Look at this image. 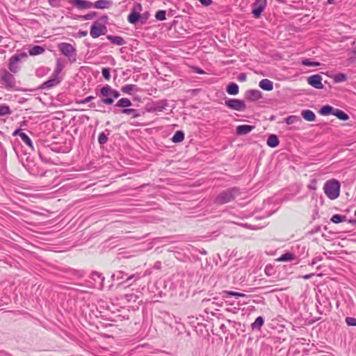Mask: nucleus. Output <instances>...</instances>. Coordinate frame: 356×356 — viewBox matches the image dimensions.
<instances>
[{"label":"nucleus","mask_w":356,"mask_h":356,"mask_svg":"<svg viewBox=\"0 0 356 356\" xmlns=\"http://www.w3.org/2000/svg\"><path fill=\"white\" fill-rule=\"evenodd\" d=\"M67 2L74 6L79 10L92 8V3L88 0H67Z\"/></svg>","instance_id":"9b49d317"},{"label":"nucleus","mask_w":356,"mask_h":356,"mask_svg":"<svg viewBox=\"0 0 356 356\" xmlns=\"http://www.w3.org/2000/svg\"><path fill=\"white\" fill-rule=\"evenodd\" d=\"M95 97L93 96H88L84 99L82 100L83 104H86L90 102L92 100H93Z\"/></svg>","instance_id":"13d9d810"},{"label":"nucleus","mask_w":356,"mask_h":356,"mask_svg":"<svg viewBox=\"0 0 356 356\" xmlns=\"http://www.w3.org/2000/svg\"><path fill=\"white\" fill-rule=\"evenodd\" d=\"M334 109L332 106L325 105L321 108L319 113L322 115H334Z\"/></svg>","instance_id":"bb28decb"},{"label":"nucleus","mask_w":356,"mask_h":356,"mask_svg":"<svg viewBox=\"0 0 356 356\" xmlns=\"http://www.w3.org/2000/svg\"><path fill=\"white\" fill-rule=\"evenodd\" d=\"M50 71V69L45 67H41L38 69H37L35 74L37 76H42L44 74H47L48 72Z\"/></svg>","instance_id":"a18cd8bd"},{"label":"nucleus","mask_w":356,"mask_h":356,"mask_svg":"<svg viewBox=\"0 0 356 356\" xmlns=\"http://www.w3.org/2000/svg\"><path fill=\"white\" fill-rule=\"evenodd\" d=\"M97 16V13L95 12H91L84 15H80L79 18L82 19L83 20H90L92 19Z\"/></svg>","instance_id":"49530a36"},{"label":"nucleus","mask_w":356,"mask_h":356,"mask_svg":"<svg viewBox=\"0 0 356 356\" xmlns=\"http://www.w3.org/2000/svg\"><path fill=\"white\" fill-rule=\"evenodd\" d=\"M308 83L316 89H323L322 76L320 74H314L307 78Z\"/></svg>","instance_id":"9d476101"},{"label":"nucleus","mask_w":356,"mask_h":356,"mask_svg":"<svg viewBox=\"0 0 356 356\" xmlns=\"http://www.w3.org/2000/svg\"><path fill=\"white\" fill-rule=\"evenodd\" d=\"M59 83H60V81L58 79V77L53 75V76L51 78H50L49 79H48L47 81L44 82L42 84L41 88L42 89H49L54 86H57Z\"/></svg>","instance_id":"f3484780"},{"label":"nucleus","mask_w":356,"mask_h":356,"mask_svg":"<svg viewBox=\"0 0 356 356\" xmlns=\"http://www.w3.org/2000/svg\"><path fill=\"white\" fill-rule=\"evenodd\" d=\"M352 56H350V59L355 60L356 59V47L353 49L351 51Z\"/></svg>","instance_id":"052dcab7"},{"label":"nucleus","mask_w":356,"mask_h":356,"mask_svg":"<svg viewBox=\"0 0 356 356\" xmlns=\"http://www.w3.org/2000/svg\"><path fill=\"white\" fill-rule=\"evenodd\" d=\"M322 259H323V258H322L321 257H314V258L312 259V262H311L310 265H311L312 266H314L316 264H317L318 261H321V260H322Z\"/></svg>","instance_id":"5fc2aeb1"},{"label":"nucleus","mask_w":356,"mask_h":356,"mask_svg":"<svg viewBox=\"0 0 356 356\" xmlns=\"http://www.w3.org/2000/svg\"><path fill=\"white\" fill-rule=\"evenodd\" d=\"M25 133L22 132L21 129H17L15 130V131L13 133V136H19L21 138V134H24Z\"/></svg>","instance_id":"4d7b16f0"},{"label":"nucleus","mask_w":356,"mask_h":356,"mask_svg":"<svg viewBox=\"0 0 356 356\" xmlns=\"http://www.w3.org/2000/svg\"><path fill=\"white\" fill-rule=\"evenodd\" d=\"M109 92H111V99H112L113 103L114 100L120 96V94L118 90L113 89L111 87V90H109Z\"/></svg>","instance_id":"3c124183"},{"label":"nucleus","mask_w":356,"mask_h":356,"mask_svg":"<svg viewBox=\"0 0 356 356\" xmlns=\"http://www.w3.org/2000/svg\"><path fill=\"white\" fill-rule=\"evenodd\" d=\"M106 131H108V134H105L104 132H101L98 136V143L101 145H104L108 141V136L109 133H108V130H106Z\"/></svg>","instance_id":"ea45409f"},{"label":"nucleus","mask_w":356,"mask_h":356,"mask_svg":"<svg viewBox=\"0 0 356 356\" xmlns=\"http://www.w3.org/2000/svg\"><path fill=\"white\" fill-rule=\"evenodd\" d=\"M49 5L53 8H58L60 6V0H47Z\"/></svg>","instance_id":"864d4df0"},{"label":"nucleus","mask_w":356,"mask_h":356,"mask_svg":"<svg viewBox=\"0 0 356 356\" xmlns=\"http://www.w3.org/2000/svg\"><path fill=\"white\" fill-rule=\"evenodd\" d=\"M109 90H111V86L109 85H105L99 89L97 93V95L100 97V100L97 102L99 107L102 106V104L106 105L113 104V100L111 97V92H110Z\"/></svg>","instance_id":"20e7f679"},{"label":"nucleus","mask_w":356,"mask_h":356,"mask_svg":"<svg viewBox=\"0 0 356 356\" xmlns=\"http://www.w3.org/2000/svg\"><path fill=\"white\" fill-rule=\"evenodd\" d=\"M106 38L114 44L122 46L126 44V41L121 36L108 35Z\"/></svg>","instance_id":"412c9836"},{"label":"nucleus","mask_w":356,"mask_h":356,"mask_svg":"<svg viewBox=\"0 0 356 356\" xmlns=\"http://www.w3.org/2000/svg\"><path fill=\"white\" fill-rule=\"evenodd\" d=\"M142 18L141 14L136 12L135 10H132L128 15V22L132 24H136L140 19Z\"/></svg>","instance_id":"aec40b11"},{"label":"nucleus","mask_w":356,"mask_h":356,"mask_svg":"<svg viewBox=\"0 0 356 356\" xmlns=\"http://www.w3.org/2000/svg\"><path fill=\"white\" fill-rule=\"evenodd\" d=\"M87 34H88V32L86 31H82L79 32V35L80 37H84V36L87 35Z\"/></svg>","instance_id":"69168bd1"},{"label":"nucleus","mask_w":356,"mask_h":356,"mask_svg":"<svg viewBox=\"0 0 356 356\" xmlns=\"http://www.w3.org/2000/svg\"><path fill=\"white\" fill-rule=\"evenodd\" d=\"M246 79V76L245 74H241L239 76V80L245 81Z\"/></svg>","instance_id":"338daca9"},{"label":"nucleus","mask_w":356,"mask_h":356,"mask_svg":"<svg viewBox=\"0 0 356 356\" xmlns=\"http://www.w3.org/2000/svg\"><path fill=\"white\" fill-rule=\"evenodd\" d=\"M225 105L227 108L236 111H244L246 109V105L244 101L238 99H225Z\"/></svg>","instance_id":"0eeeda50"},{"label":"nucleus","mask_w":356,"mask_h":356,"mask_svg":"<svg viewBox=\"0 0 356 356\" xmlns=\"http://www.w3.org/2000/svg\"><path fill=\"white\" fill-rule=\"evenodd\" d=\"M155 17L157 20L163 21L166 19V11L164 10H159L156 13Z\"/></svg>","instance_id":"37998d69"},{"label":"nucleus","mask_w":356,"mask_h":356,"mask_svg":"<svg viewBox=\"0 0 356 356\" xmlns=\"http://www.w3.org/2000/svg\"><path fill=\"white\" fill-rule=\"evenodd\" d=\"M113 5L111 0H97L92 3V8L97 9H106L109 8Z\"/></svg>","instance_id":"ddd939ff"},{"label":"nucleus","mask_w":356,"mask_h":356,"mask_svg":"<svg viewBox=\"0 0 356 356\" xmlns=\"http://www.w3.org/2000/svg\"><path fill=\"white\" fill-rule=\"evenodd\" d=\"M63 68V65L62 64L60 60L59 59H58L56 60V67L54 71L53 75L58 77V74L60 73Z\"/></svg>","instance_id":"79ce46f5"},{"label":"nucleus","mask_w":356,"mask_h":356,"mask_svg":"<svg viewBox=\"0 0 356 356\" xmlns=\"http://www.w3.org/2000/svg\"><path fill=\"white\" fill-rule=\"evenodd\" d=\"M20 138L31 150H34L32 140L26 134H21Z\"/></svg>","instance_id":"72a5a7b5"},{"label":"nucleus","mask_w":356,"mask_h":356,"mask_svg":"<svg viewBox=\"0 0 356 356\" xmlns=\"http://www.w3.org/2000/svg\"><path fill=\"white\" fill-rule=\"evenodd\" d=\"M107 31V28L104 24L94 22L90 31V35L92 38H97L101 35H105Z\"/></svg>","instance_id":"6e6552de"},{"label":"nucleus","mask_w":356,"mask_h":356,"mask_svg":"<svg viewBox=\"0 0 356 356\" xmlns=\"http://www.w3.org/2000/svg\"><path fill=\"white\" fill-rule=\"evenodd\" d=\"M336 116L338 119L341 120H348L349 119V116L347 113H346L343 111L335 108L334 111V115Z\"/></svg>","instance_id":"7c9ffc66"},{"label":"nucleus","mask_w":356,"mask_h":356,"mask_svg":"<svg viewBox=\"0 0 356 356\" xmlns=\"http://www.w3.org/2000/svg\"><path fill=\"white\" fill-rule=\"evenodd\" d=\"M245 98L250 102H255L262 98V93L259 90H248L245 92Z\"/></svg>","instance_id":"f8f14e48"},{"label":"nucleus","mask_w":356,"mask_h":356,"mask_svg":"<svg viewBox=\"0 0 356 356\" xmlns=\"http://www.w3.org/2000/svg\"><path fill=\"white\" fill-rule=\"evenodd\" d=\"M238 195V188H229L219 193L215 199V202L218 204H224L234 200Z\"/></svg>","instance_id":"f03ea898"},{"label":"nucleus","mask_w":356,"mask_h":356,"mask_svg":"<svg viewBox=\"0 0 356 356\" xmlns=\"http://www.w3.org/2000/svg\"><path fill=\"white\" fill-rule=\"evenodd\" d=\"M301 115L305 120L309 122H313L316 119L315 113L311 110H303Z\"/></svg>","instance_id":"5701e85b"},{"label":"nucleus","mask_w":356,"mask_h":356,"mask_svg":"<svg viewBox=\"0 0 356 356\" xmlns=\"http://www.w3.org/2000/svg\"><path fill=\"white\" fill-rule=\"evenodd\" d=\"M11 113V111L10 107L6 104L0 105V116H5L7 115H10Z\"/></svg>","instance_id":"58836bf2"},{"label":"nucleus","mask_w":356,"mask_h":356,"mask_svg":"<svg viewBox=\"0 0 356 356\" xmlns=\"http://www.w3.org/2000/svg\"><path fill=\"white\" fill-rule=\"evenodd\" d=\"M131 102L130 99L127 98H121L118 101V102L115 104V107L127 108L128 107L131 106Z\"/></svg>","instance_id":"4be33fe9"},{"label":"nucleus","mask_w":356,"mask_h":356,"mask_svg":"<svg viewBox=\"0 0 356 356\" xmlns=\"http://www.w3.org/2000/svg\"><path fill=\"white\" fill-rule=\"evenodd\" d=\"M202 5L209 6L212 3V0H199Z\"/></svg>","instance_id":"6e6d98bb"},{"label":"nucleus","mask_w":356,"mask_h":356,"mask_svg":"<svg viewBox=\"0 0 356 356\" xmlns=\"http://www.w3.org/2000/svg\"><path fill=\"white\" fill-rule=\"evenodd\" d=\"M346 216L340 215V214H334L332 216L330 220L334 223H340L346 220Z\"/></svg>","instance_id":"e433bc0d"},{"label":"nucleus","mask_w":356,"mask_h":356,"mask_svg":"<svg viewBox=\"0 0 356 356\" xmlns=\"http://www.w3.org/2000/svg\"><path fill=\"white\" fill-rule=\"evenodd\" d=\"M264 323V319L262 316H258L251 324L252 330H260Z\"/></svg>","instance_id":"393cba45"},{"label":"nucleus","mask_w":356,"mask_h":356,"mask_svg":"<svg viewBox=\"0 0 356 356\" xmlns=\"http://www.w3.org/2000/svg\"><path fill=\"white\" fill-rule=\"evenodd\" d=\"M103 77L108 81L111 78V70L108 67H104L102 71Z\"/></svg>","instance_id":"09e8293b"},{"label":"nucleus","mask_w":356,"mask_h":356,"mask_svg":"<svg viewBox=\"0 0 356 356\" xmlns=\"http://www.w3.org/2000/svg\"><path fill=\"white\" fill-rule=\"evenodd\" d=\"M297 258V256L293 252H286L278 257L276 261L278 262H286L296 260Z\"/></svg>","instance_id":"4468645a"},{"label":"nucleus","mask_w":356,"mask_h":356,"mask_svg":"<svg viewBox=\"0 0 356 356\" xmlns=\"http://www.w3.org/2000/svg\"><path fill=\"white\" fill-rule=\"evenodd\" d=\"M38 154H39L40 159L42 161L45 162V163L49 162V159H47L45 156H44V155L42 154V153L40 151H38Z\"/></svg>","instance_id":"bf43d9fd"},{"label":"nucleus","mask_w":356,"mask_h":356,"mask_svg":"<svg viewBox=\"0 0 356 356\" xmlns=\"http://www.w3.org/2000/svg\"><path fill=\"white\" fill-rule=\"evenodd\" d=\"M184 136L185 135L183 131H177L172 137L171 140L175 143H180L184 140Z\"/></svg>","instance_id":"2f4dec72"},{"label":"nucleus","mask_w":356,"mask_h":356,"mask_svg":"<svg viewBox=\"0 0 356 356\" xmlns=\"http://www.w3.org/2000/svg\"><path fill=\"white\" fill-rule=\"evenodd\" d=\"M150 273H151V271L149 270H147L144 273H137L136 274H133L131 275L128 276L126 278L124 282L127 283V282H129V281H130L133 279H134V281L138 280L145 276L150 275Z\"/></svg>","instance_id":"a211bd4d"},{"label":"nucleus","mask_w":356,"mask_h":356,"mask_svg":"<svg viewBox=\"0 0 356 356\" xmlns=\"http://www.w3.org/2000/svg\"><path fill=\"white\" fill-rule=\"evenodd\" d=\"M264 272L266 275L271 276L274 274V267L271 264H268L265 267Z\"/></svg>","instance_id":"de8ad7c7"},{"label":"nucleus","mask_w":356,"mask_h":356,"mask_svg":"<svg viewBox=\"0 0 356 356\" xmlns=\"http://www.w3.org/2000/svg\"><path fill=\"white\" fill-rule=\"evenodd\" d=\"M332 79L334 83H341L346 81L347 76L343 73H338L335 74Z\"/></svg>","instance_id":"4c0bfd02"},{"label":"nucleus","mask_w":356,"mask_h":356,"mask_svg":"<svg viewBox=\"0 0 356 356\" xmlns=\"http://www.w3.org/2000/svg\"><path fill=\"white\" fill-rule=\"evenodd\" d=\"M61 54L67 56L70 60L74 62L76 60V49L70 43L61 42L58 45Z\"/></svg>","instance_id":"39448f33"},{"label":"nucleus","mask_w":356,"mask_h":356,"mask_svg":"<svg viewBox=\"0 0 356 356\" xmlns=\"http://www.w3.org/2000/svg\"><path fill=\"white\" fill-rule=\"evenodd\" d=\"M254 129V126L249 124H241L236 127V134L245 135L251 132Z\"/></svg>","instance_id":"dca6fc26"},{"label":"nucleus","mask_w":356,"mask_h":356,"mask_svg":"<svg viewBox=\"0 0 356 356\" xmlns=\"http://www.w3.org/2000/svg\"><path fill=\"white\" fill-rule=\"evenodd\" d=\"M340 187V182L337 179H332L325 183L323 191L329 199L333 200L339 196Z\"/></svg>","instance_id":"f257e3e1"},{"label":"nucleus","mask_w":356,"mask_h":356,"mask_svg":"<svg viewBox=\"0 0 356 356\" xmlns=\"http://www.w3.org/2000/svg\"><path fill=\"white\" fill-rule=\"evenodd\" d=\"M259 87L266 91H270L273 89V83L269 79H264L259 81Z\"/></svg>","instance_id":"6ab92c4d"},{"label":"nucleus","mask_w":356,"mask_h":356,"mask_svg":"<svg viewBox=\"0 0 356 356\" xmlns=\"http://www.w3.org/2000/svg\"><path fill=\"white\" fill-rule=\"evenodd\" d=\"M124 298L127 302H136L138 297L134 293H128L124 295Z\"/></svg>","instance_id":"8fccbe9b"},{"label":"nucleus","mask_w":356,"mask_h":356,"mask_svg":"<svg viewBox=\"0 0 356 356\" xmlns=\"http://www.w3.org/2000/svg\"><path fill=\"white\" fill-rule=\"evenodd\" d=\"M161 261H156L154 265V268L156 269H160L161 268Z\"/></svg>","instance_id":"e2e57ef3"},{"label":"nucleus","mask_w":356,"mask_h":356,"mask_svg":"<svg viewBox=\"0 0 356 356\" xmlns=\"http://www.w3.org/2000/svg\"><path fill=\"white\" fill-rule=\"evenodd\" d=\"M44 51L45 49L43 47L35 45L29 49V53L31 56H37L42 54Z\"/></svg>","instance_id":"cd10ccee"},{"label":"nucleus","mask_w":356,"mask_h":356,"mask_svg":"<svg viewBox=\"0 0 356 356\" xmlns=\"http://www.w3.org/2000/svg\"><path fill=\"white\" fill-rule=\"evenodd\" d=\"M279 138L275 134H270L266 141L267 145L270 147H276L279 145Z\"/></svg>","instance_id":"b1692460"},{"label":"nucleus","mask_w":356,"mask_h":356,"mask_svg":"<svg viewBox=\"0 0 356 356\" xmlns=\"http://www.w3.org/2000/svg\"><path fill=\"white\" fill-rule=\"evenodd\" d=\"M301 63L305 66L308 67H318L321 65V63L317 61L312 60L309 58H305L302 60Z\"/></svg>","instance_id":"c9c22d12"},{"label":"nucleus","mask_w":356,"mask_h":356,"mask_svg":"<svg viewBox=\"0 0 356 356\" xmlns=\"http://www.w3.org/2000/svg\"><path fill=\"white\" fill-rule=\"evenodd\" d=\"M267 5V0H255L252 4V15L257 19L261 16Z\"/></svg>","instance_id":"1a4fd4ad"},{"label":"nucleus","mask_w":356,"mask_h":356,"mask_svg":"<svg viewBox=\"0 0 356 356\" xmlns=\"http://www.w3.org/2000/svg\"><path fill=\"white\" fill-rule=\"evenodd\" d=\"M195 72L197 73V74H204V71L199 67H195Z\"/></svg>","instance_id":"0e129e2a"},{"label":"nucleus","mask_w":356,"mask_h":356,"mask_svg":"<svg viewBox=\"0 0 356 356\" xmlns=\"http://www.w3.org/2000/svg\"><path fill=\"white\" fill-rule=\"evenodd\" d=\"M0 83L7 90H17L15 78L6 70L1 72Z\"/></svg>","instance_id":"7ed1b4c3"},{"label":"nucleus","mask_w":356,"mask_h":356,"mask_svg":"<svg viewBox=\"0 0 356 356\" xmlns=\"http://www.w3.org/2000/svg\"><path fill=\"white\" fill-rule=\"evenodd\" d=\"M231 296H235V297H246V295L242 293L239 292H235V291H225L222 292V297L223 298H229Z\"/></svg>","instance_id":"473e14b6"},{"label":"nucleus","mask_w":356,"mask_h":356,"mask_svg":"<svg viewBox=\"0 0 356 356\" xmlns=\"http://www.w3.org/2000/svg\"><path fill=\"white\" fill-rule=\"evenodd\" d=\"M124 275L125 274L122 271H117L112 275L111 278L113 280H116L118 281H120L124 279Z\"/></svg>","instance_id":"c03bdc74"},{"label":"nucleus","mask_w":356,"mask_h":356,"mask_svg":"<svg viewBox=\"0 0 356 356\" xmlns=\"http://www.w3.org/2000/svg\"><path fill=\"white\" fill-rule=\"evenodd\" d=\"M300 121H301L300 118L296 115H290L285 119V122L289 125L295 124Z\"/></svg>","instance_id":"a19ab883"},{"label":"nucleus","mask_w":356,"mask_h":356,"mask_svg":"<svg viewBox=\"0 0 356 356\" xmlns=\"http://www.w3.org/2000/svg\"><path fill=\"white\" fill-rule=\"evenodd\" d=\"M168 106V103L166 99L159 100L154 104V106L152 108V111H155V112H161L164 110H166Z\"/></svg>","instance_id":"2eb2a0df"},{"label":"nucleus","mask_w":356,"mask_h":356,"mask_svg":"<svg viewBox=\"0 0 356 356\" xmlns=\"http://www.w3.org/2000/svg\"><path fill=\"white\" fill-rule=\"evenodd\" d=\"M141 15H142L141 19H143L144 21H145L147 19L148 13H145L142 14Z\"/></svg>","instance_id":"774afa93"},{"label":"nucleus","mask_w":356,"mask_h":356,"mask_svg":"<svg viewBox=\"0 0 356 356\" xmlns=\"http://www.w3.org/2000/svg\"><path fill=\"white\" fill-rule=\"evenodd\" d=\"M226 91L229 95H236L239 92L238 86L236 83H230L226 88Z\"/></svg>","instance_id":"a878e982"},{"label":"nucleus","mask_w":356,"mask_h":356,"mask_svg":"<svg viewBox=\"0 0 356 356\" xmlns=\"http://www.w3.org/2000/svg\"><path fill=\"white\" fill-rule=\"evenodd\" d=\"M137 86L134 84H127L122 87L121 90L124 93L131 94L133 91L136 90Z\"/></svg>","instance_id":"f704fd0d"},{"label":"nucleus","mask_w":356,"mask_h":356,"mask_svg":"<svg viewBox=\"0 0 356 356\" xmlns=\"http://www.w3.org/2000/svg\"><path fill=\"white\" fill-rule=\"evenodd\" d=\"M314 275V273L307 274V275L302 276V278H303L304 280H309V279L312 278Z\"/></svg>","instance_id":"680f3d73"},{"label":"nucleus","mask_w":356,"mask_h":356,"mask_svg":"<svg viewBox=\"0 0 356 356\" xmlns=\"http://www.w3.org/2000/svg\"><path fill=\"white\" fill-rule=\"evenodd\" d=\"M26 57L27 54L25 52H22L20 54H15L13 56H11L9 59L8 63L9 70L13 73H17L19 70V67L18 65L19 63L22 59L25 58Z\"/></svg>","instance_id":"423d86ee"},{"label":"nucleus","mask_w":356,"mask_h":356,"mask_svg":"<svg viewBox=\"0 0 356 356\" xmlns=\"http://www.w3.org/2000/svg\"><path fill=\"white\" fill-rule=\"evenodd\" d=\"M91 279H92L94 281L97 282V284L99 287L103 286V282L104 280V277L102 276V274H100L97 272H93L91 274Z\"/></svg>","instance_id":"c85d7f7f"},{"label":"nucleus","mask_w":356,"mask_h":356,"mask_svg":"<svg viewBox=\"0 0 356 356\" xmlns=\"http://www.w3.org/2000/svg\"><path fill=\"white\" fill-rule=\"evenodd\" d=\"M121 113L131 115L132 118H137L140 115L136 109L134 108H123L121 110Z\"/></svg>","instance_id":"c756f323"},{"label":"nucleus","mask_w":356,"mask_h":356,"mask_svg":"<svg viewBox=\"0 0 356 356\" xmlns=\"http://www.w3.org/2000/svg\"><path fill=\"white\" fill-rule=\"evenodd\" d=\"M346 324L349 326H356V318L353 317H346L345 319Z\"/></svg>","instance_id":"603ef678"}]
</instances>
